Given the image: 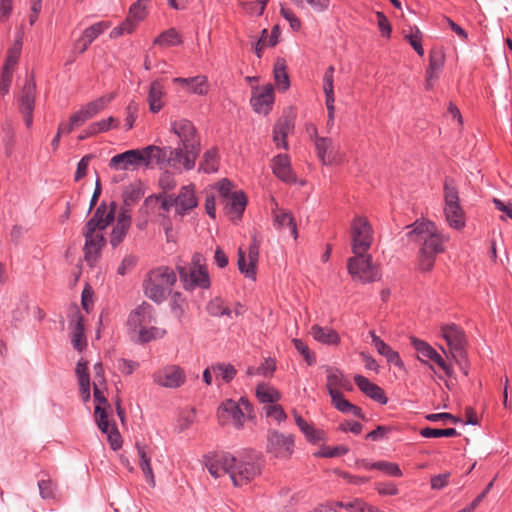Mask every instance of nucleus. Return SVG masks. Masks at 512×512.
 I'll use <instances>...</instances> for the list:
<instances>
[{"mask_svg":"<svg viewBox=\"0 0 512 512\" xmlns=\"http://www.w3.org/2000/svg\"><path fill=\"white\" fill-rule=\"evenodd\" d=\"M314 144L318 158L324 165L335 163L334 146L331 138L319 137L316 129H314Z\"/></svg>","mask_w":512,"mask_h":512,"instance_id":"nucleus-24","label":"nucleus"},{"mask_svg":"<svg viewBox=\"0 0 512 512\" xmlns=\"http://www.w3.org/2000/svg\"><path fill=\"white\" fill-rule=\"evenodd\" d=\"M217 415L222 425L232 421L236 428L243 427L244 413L239 404L232 399H227L219 406Z\"/></svg>","mask_w":512,"mask_h":512,"instance_id":"nucleus-19","label":"nucleus"},{"mask_svg":"<svg viewBox=\"0 0 512 512\" xmlns=\"http://www.w3.org/2000/svg\"><path fill=\"white\" fill-rule=\"evenodd\" d=\"M323 91L326 97L328 120H334L335 97H334V67L329 66L323 76Z\"/></svg>","mask_w":512,"mask_h":512,"instance_id":"nucleus-27","label":"nucleus"},{"mask_svg":"<svg viewBox=\"0 0 512 512\" xmlns=\"http://www.w3.org/2000/svg\"><path fill=\"white\" fill-rule=\"evenodd\" d=\"M369 334L377 352L381 356L385 357L389 364H393L399 368L404 366V363L397 351L393 350L387 343H385L379 336H377L374 331H370Z\"/></svg>","mask_w":512,"mask_h":512,"instance_id":"nucleus-26","label":"nucleus"},{"mask_svg":"<svg viewBox=\"0 0 512 512\" xmlns=\"http://www.w3.org/2000/svg\"><path fill=\"white\" fill-rule=\"evenodd\" d=\"M219 169V151L217 147L206 150L199 164V172L216 173Z\"/></svg>","mask_w":512,"mask_h":512,"instance_id":"nucleus-35","label":"nucleus"},{"mask_svg":"<svg viewBox=\"0 0 512 512\" xmlns=\"http://www.w3.org/2000/svg\"><path fill=\"white\" fill-rule=\"evenodd\" d=\"M445 57L444 54L439 51H431L429 54V65L427 69L431 71L441 72L444 66Z\"/></svg>","mask_w":512,"mask_h":512,"instance_id":"nucleus-59","label":"nucleus"},{"mask_svg":"<svg viewBox=\"0 0 512 512\" xmlns=\"http://www.w3.org/2000/svg\"><path fill=\"white\" fill-rule=\"evenodd\" d=\"M444 215L451 228L460 230L465 226V214L460 205L459 192L452 178L447 177L443 185Z\"/></svg>","mask_w":512,"mask_h":512,"instance_id":"nucleus-5","label":"nucleus"},{"mask_svg":"<svg viewBox=\"0 0 512 512\" xmlns=\"http://www.w3.org/2000/svg\"><path fill=\"white\" fill-rule=\"evenodd\" d=\"M109 27L108 22L100 21L97 23H94L93 25L87 27L83 33L81 38L78 40V45H81L80 47V53H83L87 50L89 45L98 38L107 28Z\"/></svg>","mask_w":512,"mask_h":512,"instance_id":"nucleus-30","label":"nucleus"},{"mask_svg":"<svg viewBox=\"0 0 512 512\" xmlns=\"http://www.w3.org/2000/svg\"><path fill=\"white\" fill-rule=\"evenodd\" d=\"M153 320V307L149 303L143 302L130 313L128 317V325L136 329L138 326L151 323Z\"/></svg>","mask_w":512,"mask_h":512,"instance_id":"nucleus-28","label":"nucleus"},{"mask_svg":"<svg viewBox=\"0 0 512 512\" xmlns=\"http://www.w3.org/2000/svg\"><path fill=\"white\" fill-rule=\"evenodd\" d=\"M292 343L294 348L304 357L308 365H314L316 363L314 353L310 351L309 347L303 340L295 338L292 340Z\"/></svg>","mask_w":512,"mask_h":512,"instance_id":"nucleus-53","label":"nucleus"},{"mask_svg":"<svg viewBox=\"0 0 512 512\" xmlns=\"http://www.w3.org/2000/svg\"><path fill=\"white\" fill-rule=\"evenodd\" d=\"M39 493L43 499H52L55 496L56 485L50 480L38 481Z\"/></svg>","mask_w":512,"mask_h":512,"instance_id":"nucleus-60","label":"nucleus"},{"mask_svg":"<svg viewBox=\"0 0 512 512\" xmlns=\"http://www.w3.org/2000/svg\"><path fill=\"white\" fill-rule=\"evenodd\" d=\"M163 96H164L163 85L158 80L151 82L150 88H149V93H148V102H149V110L152 113H158L162 109Z\"/></svg>","mask_w":512,"mask_h":512,"instance_id":"nucleus-36","label":"nucleus"},{"mask_svg":"<svg viewBox=\"0 0 512 512\" xmlns=\"http://www.w3.org/2000/svg\"><path fill=\"white\" fill-rule=\"evenodd\" d=\"M173 82L187 87L188 92L194 95L205 96L209 90L208 79L203 75L189 78L176 77Z\"/></svg>","mask_w":512,"mask_h":512,"instance_id":"nucleus-25","label":"nucleus"},{"mask_svg":"<svg viewBox=\"0 0 512 512\" xmlns=\"http://www.w3.org/2000/svg\"><path fill=\"white\" fill-rule=\"evenodd\" d=\"M420 435L424 438H440V437H455L459 433L455 428L437 429L425 427L420 430Z\"/></svg>","mask_w":512,"mask_h":512,"instance_id":"nucleus-47","label":"nucleus"},{"mask_svg":"<svg viewBox=\"0 0 512 512\" xmlns=\"http://www.w3.org/2000/svg\"><path fill=\"white\" fill-rule=\"evenodd\" d=\"M327 390L330 394V391H340V388H344L347 390L352 389V385L345 379L341 370L337 368L327 367Z\"/></svg>","mask_w":512,"mask_h":512,"instance_id":"nucleus-32","label":"nucleus"},{"mask_svg":"<svg viewBox=\"0 0 512 512\" xmlns=\"http://www.w3.org/2000/svg\"><path fill=\"white\" fill-rule=\"evenodd\" d=\"M135 447L137 449V454L139 457V465L141 467V470L143 471L148 483L151 484L152 486H154L155 479H154V474H153L151 463H150V457L147 455V452H146V446L141 445L140 443H136Z\"/></svg>","mask_w":512,"mask_h":512,"instance_id":"nucleus-39","label":"nucleus"},{"mask_svg":"<svg viewBox=\"0 0 512 512\" xmlns=\"http://www.w3.org/2000/svg\"><path fill=\"white\" fill-rule=\"evenodd\" d=\"M114 96H101L86 105L82 106V110L86 113V115L91 119L98 113H100L112 100Z\"/></svg>","mask_w":512,"mask_h":512,"instance_id":"nucleus-44","label":"nucleus"},{"mask_svg":"<svg viewBox=\"0 0 512 512\" xmlns=\"http://www.w3.org/2000/svg\"><path fill=\"white\" fill-rule=\"evenodd\" d=\"M436 256L437 255L420 250L419 251V259H418L419 270L422 272L431 271L434 266Z\"/></svg>","mask_w":512,"mask_h":512,"instance_id":"nucleus-55","label":"nucleus"},{"mask_svg":"<svg viewBox=\"0 0 512 512\" xmlns=\"http://www.w3.org/2000/svg\"><path fill=\"white\" fill-rule=\"evenodd\" d=\"M295 423L308 441L317 443L322 440V432L316 430L313 425L307 423L301 415L294 412Z\"/></svg>","mask_w":512,"mask_h":512,"instance_id":"nucleus-42","label":"nucleus"},{"mask_svg":"<svg viewBox=\"0 0 512 512\" xmlns=\"http://www.w3.org/2000/svg\"><path fill=\"white\" fill-rule=\"evenodd\" d=\"M176 212L180 216L186 215L198 205L193 185L181 187L178 196H175Z\"/></svg>","mask_w":512,"mask_h":512,"instance_id":"nucleus-23","label":"nucleus"},{"mask_svg":"<svg viewBox=\"0 0 512 512\" xmlns=\"http://www.w3.org/2000/svg\"><path fill=\"white\" fill-rule=\"evenodd\" d=\"M186 376L183 370L176 365H170L154 374V381L166 388H178L184 384Z\"/></svg>","mask_w":512,"mask_h":512,"instance_id":"nucleus-18","label":"nucleus"},{"mask_svg":"<svg viewBox=\"0 0 512 512\" xmlns=\"http://www.w3.org/2000/svg\"><path fill=\"white\" fill-rule=\"evenodd\" d=\"M411 344L420 356L428 358L429 360H431L433 354L436 352V350L427 342L415 337L411 338Z\"/></svg>","mask_w":512,"mask_h":512,"instance_id":"nucleus-52","label":"nucleus"},{"mask_svg":"<svg viewBox=\"0 0 512 512\" xmlns=\"http://www.w3.org/2000/svg\"><path fill=\"white\" fill-rule=\"evenodd\" d=\"M441 334L449 346L451 356L462 358V352H466V338L463 330L452 323L442 326Z\"/></svg>","mask_w":512,"mask_h":512,"instance_id":"nucleus-16","label":"nucleus"},{"mask_svg":"<svg viewBox=\"0 0 512 512\" xmlns=\"http://www.w3.org/2000/svg\"><path fill=\"white\" fill-rule=\"evenodd\" d=\"M177 277L174 270L168 266H159L150 270L143 282L146 297L157 304L163 303L171 293Z\"/></svg>","mask_w":512,"mask_h":512,"instance_id":"nucleus-3","label":"nucleus"},{"mask_svg":"<svg viewBox=\"0 0 512 512\" xmlns=\"http://www.w3.org/2000/svg\"><path fill=\"white\" fill-rule=\"evenodd\" d=\"M227 461L230 463L229 476L237 487L246 485L259 476L263 467L261 453L252 449L239 451L235 455L230 453Z\"/></svg>","mask_w":512,"mask_h":512,"instance_id":"nucleus-2","label":"nucleus"},{"mask_svg":"<svg viewBox=\"0 0 512 512\" xmlns=\"http://www.w3.org/2000/svg\"><path fill=\"white\" fill-rule=\"evenodd\" d=\"M104 230L90 229L83 227L82 235L85 238L84 243V258L90 267H93L99 260L101 250L106 244V239L103 235Z\"/></svg>","mask_w":512,"mask_h":512,"instance_id":"nucleus-10","label":"nucleus"},{"mask_svg":"<svg viewBox=\"0 0 512 512\" xmlns=\"http://www.w3.org/2000/svg\"><path fill=\"white\" fill-rule=\"evenodd\" d=\"M147 158L143 155L142 149H131L114 155L109 162V167L116 171L136 170L144 166Z\"/></svg>","mask_w":512,"mask_h":512,"instance_id":"nucleus-12","label":"nucleus"},{"mask_svg":"<svg viewBox=\"0 0 512 512\" xmlns=\"http://www.w3.org/2000/svg\"><path fill=\"white\" fill-rule=\"evenodd\" d=\"M371 504L361 498H355L347 502L346 510L348 512H370Z\"/></svg>","mask_w":512,"mask_h":512,"instance_id":"nucleus-64","label":"nucleus"},{"mask_svg":"<svg viewBox=\"0 0 512 512\" xmlns=\"http://www.w3.org/2000/svg\"><path fill=\"white\" fill-rule=\"evenodd\" d=\"M117 204L115 201L110 202L109 206L102 201L95 209L92 217L86 222L84 227L90 229L105 230L115 220Z\"/></svg>","mask_w":512,"mask_h":512,"instance_id":"nucleus-14","label":"nucleus"},{"mask_svg":"<svg viewBox=\"0 0 512 512\" xmlns=\"http://www.w3.org/2000/svg\"><path fill=\"white\" fill-rule=\"evenodd\" d=\"M225 206L226 214L241 218L247 205V197L243 191H234L230 195Z\"/></svg>","mask_w":512,"mask_h":512,"instance_id":"nucleus-31","label":"nucleus"},{"mask_svg":"<svg viewBox=\"0 0 512 512\" xmlns=\"http://www.w3.org/2000/svg\"><path fill=\"white\" fill-rule=\"evenodd\" d=\"M180 281L183 288L187 291H193L197 288L207 290L211 286L210 276L207 268H189L187 265H178Z\"/></svg>","mask_w":512,"mask_h":512,"instance_id":"nucleus-9","label":"nucleus"},{"mask_svg":"<svg viewBox=\"0 0 512 512\" xmlns=\"http://www.w3.org/2000/svg\"><path fill=\"white\" fill-rule=\"evenodd\" d=\"M354 382L357 387L369 398L378 402L381 405H385L388 402V398L384 393V390L371 382L368 378L363 375H355Z\"/></svg>","mask_w":512,"mask_h":512,"instance_id":"nucleus-22","label":"nucleus"},{"mask_svg":"<svg viewBox=\"0 0 512 512\" xmlns=\"http://www.w3.org/2000/svg\"><path fill=\"white\" fill-rule=\"evenodd\" d=\"M311 333L313 338L321 344L338 345L340 343L339 334L332 328L314 325L311 328Z\"/></svg>","mask_w":512,"mask_h":512,"instance_id":"nucleus-34","label":"nucleus"},{"mask_svg":"<svg viewBox=\"0 0 512 512\" xmlns=\"http://www.w3.org/2000/svg\"><path fill=\"white\" fill-rule=\"evenodd\" d=\"M347 269L354 280L363 284L379 281L382 277L379 266L374 264L372 256L366 253L354 254L349 258Z\"/></svg>","mask_w":512,"mask_h":512,"instance_id":"nucleus-6","label":"nucleus"},{"mask_svg":"<svg viewBox=\"0 0 512 512\" xmlns=\"http://www.w3.org/2000/svg\"><path fill=\"white\" fill-rule=\"evenodd\" d=\"M376 17H377V25L381 32V35L385 38H390L391 33H392V26H391L388 18L381 11L376 12Z\"/></svg>","mask_w":512,"mask_h":512,"instance_id":"nucleus-62","label":"nucleus"},{"mask_svg":"<svg viewBox=\"0 0 512 512\" xmlns=\"http://www.w3.org/2000/svg\"><path fill=\"white\" fill-rule=\"evenodd\" d=\"M332 405L340 412L352 414L360 419H365L362 409L346 400L341 391H330Z\"/></svg>","mask_w":512,"mask_h":512,"instance_id":"nucleus-29","label":"nucleus"},{"mask_svg":"<svg viewBox=\"0 0 512 512\" xmlns=\"http://www.w3.org/2000/svg\"><path fill=\"white\" fill-rule=\"evenodd\" d=\"M411 230L407 236L414 241H423L420 250L434 255L444 252V243L447 240L443 234L436 230L434 222L429 220L415 221L408 226Z\"/></svg>","mask_w":512,"mask_h":512,"instance_id":"nucleus-4","label":"nucleus"},{"mask_svg":"<svg viewBox=\"0 0 512 512\" xmlns=\"http://www.w3.org/2000/svg\"><path fill=\"white\" fill-rule=\"evenodd\" d=\"M119 125V121L114 117L110 116L106 119H102L97 122H93L90 124V134H98L102 132H107L112 127L116 128Z\"/></svg>","mask_w":512,"mask_h":512,"instance_id":"nucleus-48","label":"nucleus"},{"mask_svg":"<svg viewBox=\"0 0 512 512\" xmlns=\"http://www.w3.org/2000/svg\"><path fill=\"white\" fill-rule=\"evenodd\" d=\"M250 103L256 113L269 114L274 103V88L272 84H267L261 89H255L252 92Z\"/></svg>","mask_w":512,"mask_h":512,"instance_id":"nucleus-17","label":"nucleus"},{"mask_svg":"<svg viewBox=\"0 0 512 512\" xmlns=\"http://www.w3.org/2000/svg\"><path fill=\"white\" fill-rule=\"evenodd\" d=\"M171 131L177 135L180 146L175 148L177 163H184V170L194 169L196 159L201 150L200 137L194 124L188 119H180L171 122Z\"/></svg>","mask_w":512,"mask_h":512,"instance_id":"nucleus-1","label":"nucleus"},{"mask_svg":"<svg viewBox=\"0 0 512 512\" xmlns=\"http://www.w3.org/2000/svg\"><path fill=\"white\" fill-rule=\"evenodd\" d=\"M351 248L354 254H363L371 247L373 229L365 217L356 216L351 223Z\"/></svg>","mask_w":512,"mask_h":512,"instance_id":"nucleus-7","label":"nucleus"},{"mask_svg":"<svg viewBox=\"0 0 512 512\" xmlns=\"http://www.w3.org/2000/svg\"><path fill=\"white\" fill-rule=\"evenodd\" d=\"M21 50H22V38H21V36H19L15 40L13 46L8 50V54H7L4 65H8V66L14 68V66L18 63V60L20 58Z\"/></svg>","mask_w":512,"mask_h":512,"instance_id":"nucleus-51","label":"nucleus"},{"mask_svg":"<svg viewBox=\"0 0 512 512\" xmlns=\"http://www.w3.org/2000/svg\"><path fill=\"white\" fill-rule=\"evenodd\" d=\"M294 128V118L290 115L282 116L278 119L273 127V134L281 135L282 148L287 150L289 145L287 142L288 133Z\"/></svg>","mask_w":512,"mask_h":512,"instance_id":"nucleus-38","label":"nucleus"},{"mask_svg":"<svg viewBox=\"0 0 512 512\" xmlns=\"http://www.w3.org/2000/svg\"><path fill=\"white\" fill-rule=\"evenodd\" d=\"M259 249L260 243L257 240L256 236H253L252 241L249 245L248 264L246 262L245 252L242 250V248L238 249V269L240 273H242L248 279L255 280L256 278V265L259 260Z\"/></svg>","mask_w":512,"mask_h":512,"instance_id":"nucleus-13","label":"nucleus"},{"mask_svg":"<svg viewBox=\"0 0 512 512\" xmlns=\"http://www.w3.org/2000/svg\"><path fill=\"white\" fill-rule=\"evenodd\" d=\"M267 452L276 458L290 457L293 453L294 438L277 430H271L267 435Z\"/></svg>","mask_w":512,"mask_h":512,"instance_id":"nucleus-11","label":"nucleus"},{"mask_svg":"<svg viewBox=\"0 0 512 512\" xmlns=\"http://www.w3.org/2000/svg\"><path fill=\"white\" fill-rule=\"evenodd\" d=\"M422 36L423 34L417 26L411 28V33L405 36V39L409 42L411 47L421 57L424 55V49L422 46Z\"/></svg>","mask_w":512,"mask_h":512,"instance_id":"nucleus-49","label":"nucleus"},{"mask_svg":"<svg viewBox=\"0 0 512 512\" xmlns=\"http://www.w3.org/2000/svg\"><path fill=\"white\" fill-rule=\"evenodd\" d=\"M267 417L274 418L278 423L286 420L287 415L280 405H267L264 407Z\"/></svg>","mask_w":512,"mask_h":512,"instance_id":"nucleus-63","label":"nucleus"},{"mask_svg":"<svg viewBox=\"0 0 512 512\" xmlns=\"http://www.w3.org/2000/svg\"><path fill=\"white\" fill-rule=\"evenodd\" d=\"M274 222L278 228H288L294 239L297 238V225L292 214L285 210H280L274 215Z\"/></svg>","mask_w":512,"mask_h":512,"instance_id":"nucleus-41","label":"nucleus"},{"mask_svg":"<svg viewBox=\"0 0 512 512\" xmlns=\"http://www.w3.org/2000/svg\"><path fill=\"white\" fill-rule=\"evenodd\" d=\"M273 174L281 181L287 184L296 183V175L294 174L290 158L287 154H278L272 159Z\"/></svg>","mask_w":512,"mask_h":512,"instance_id":"nucleus-20","label":"nucleus"},{"mask_svg":"<svg viewBox=\"0 0 512 512\" xmlns=\"http://www.w3.org/2000/svg\"><path fill=\"white\" fill-rule=\"evenodd\" d=\"M185 303V298L180 292H174L171 296L170 308L172 313H174L177 317H181L184 313L183 304Z\"/></svg>","mask_w":512,"mask_h":512,"instance_id":"nucleus-61","label":"nucleus"},{"mask_svg":"<svg viewBox=\"0 0 512 512\" xmlns=\"http://www.w3.org/2000/svg\"><path fill=\"white\" fill-rule=\"evenodd\" d=\"M211 369L226 383H230L237 374L236 368L230 363H216L211 365Z\"/></svg>","mask_w":512,"mask_h":512,"instance_id":"nucleus-46","label":"nucleus"},{"mask_svg":"<svg viewBox=\"0 0 512 512\" xmlns=\"http://www.w3.org/2000/svg\"><path fill=\"white\" fill-rule=\"evenodd\" d=\"M274 79L279 91L285 92L290 87V80L284 61H277L274 66Z\"/></svg>","mask_w":512,"mask_h":512,"instance_id":"nucleus-43","label":"nucleus"},{"mask_svg":"<svg viewBox=\"0 0 512 512\" xmlns=\"http://www.w3.org/2000/svg\"><path fill=\"white\" fill-rule=\"evenodd\" d=\"M230 458L228 452H217L205 457V466L212 477L219 478L223 473H230V463L226 461Z\"/></svg>","mask_w":512,"mask_h":512,"instance_id":"nucleus-21","label":"nucleus"},{"mask_svg":"<svg viewBox=\"0 0 512 512\" xmlns=\"http://www.w3.org/2000/svg\"><path fill=\"white\" fill-rule=\"evenodd\" d=\"M13 68L3 65L0 79V95H6L9 92L12 83Z\"/></svg>","mask_w":512,"mask_h":512,"instance_id":"nucleus-54","label":"nucleus"},{"mask_svg":"<svg viewBox=\"0 0 512 512\" xmlns=\"http://www.w3.org/2000/svg\"><path fill=\"white\" fill-rule=\"evenodd\" d=\"M95 415L97 418L98 428L102 433L108 434L111 429H109V421L108 414L105 407H101L100 405L95 406Z\"/></svg>","mask_w":512,"mask_h":512,"instance_id":"nucleus-57","label":"nucleus"},{"mask_svg":"<svg viewBox=\"0 0 512 512\" xmlns=\"http://www.w3.org/2000/svg\"><path fill=\"white\" fill-rule=\"evenodd\" d=\"M129 228L128 226L116 223L110 236V244L113 248L117 247L124 240Z\"/></svg>","mask_w":512,"mask_h":512,"instance_id":"nucleus-56","label":"nucleus"},{"mask_svg":"<svg viewBox=\"0 0 512 512\" xmlns=\"http://www.w3.org/2000/svg\"><path fill=\"white\" fill-rule=\"evenodd\" d=\"M35 90L36 84L33 80H29L23 86L22 92L18 98V109L23 115L27 128L33 125V112L35 107Z\"/></svg>","mask_w":512,"mask_h":512,"instance_id":"nucleus-15","label":"nucleus"},{"mask_svg":"<svg viewBox=\"0 0 512 512\" xmlns=\"http://www.w3.org/2000/svg\"><path fill=\"white\" fill-rule=\"evenodd\" d=\"M174 152L175 148L148 145L143 148V155L147 158V160L144 161V167L149 168L153 165L163 167L168 165L176 170H184V163H182V161H180V163L176 162Z\"/></svg>","mask_w":512,"mask_h":512,"instance_id":"nucleus-8","label":"nucleus"},{"mask_svg":"<svg viewBox=\"0 0 512 512\" xmlns=\"http://www.w3.org/2000/svg\"><path fill=\"white\" fill-rule=\"evenodd\" d=\"M144 196V190L140 181L133 182L125 187L123 191L124 205L130 207L137 203Z\"/></svg>","mask_w":512,"mask_h":512,"instance_id":"nucleus-40","label":"nucleus"},{"mask_svg":"<svg viewBox=\"0 0 512 512\" xmlns=\"http://www.w3.org/2000/svg\"><path fill=\"white\" fill-rule=\"evenodd\" d=\"M182 42L181 35L174 28L163 31L154 40V44L159 46H178Z\"/></svg>","mask_w":512,"mask_h":512,"instance_id":"nucleus-45","label":"nucleus"},{"mask_svg":"<svg viewBox=\"0 0 512 512\" xmlns=\"http://www.w3.org/2000/svg\"><path fill=\"white\" fill-rule=\"evenodd\" d=\"M139 341L141 343H147L157 338L162 337L165 334V330H160L156 327L147 328L145 326H139Z\"/></svg>","mask_w":512,"mask_h":512,"instance_id":"nucleus-50","label":"nucleus"},{"mask_svg":"<svg viewBox=\"0 0 512 512\" xmlns=\"http://www.w3.org/2000/svg\"><path fill=\"white\" fill-rule=\"evenodd\" d=\"M348 452H349V448L344 445H339V446H335V447L324 446L321 448L318 455L321 457L333 458V457L346 455Z\"/></svg>","mask_w":512,"mask_h":512,"instance_id":"nucleus-58","label":"nucleus"},{"mask_svg":"<svg viewBox=\"0 0 512 512\" xmlns=\"http://www.w3.org/2000/svg\"><path fill=\"white\" fill-rule=\"evenodd\" d=\"M256 397L263 404L273 405L281 399V394L273 386L260 383L256 387Z\"/></svg>","mask_w":512,"mask_h":512,"instance_id":"nucleus-37","label":"nucleus"},{"mask_svg":"<svg viewBox=\"0 0 512 512\" xmlns=\"http://www.w3.org/2000/svg\"><path fill=\"white\" fill-rule=\"evenodd\" d=\"M72 321H75L72 331V344L75 350L82 352L86 348L87 343L84 336V319L77 308Z\"/></svg>","mask_w":512,"mask_h":512,"instance_id":"nucleus-33","label":"nucleus"}]
</instances>
